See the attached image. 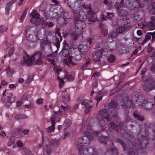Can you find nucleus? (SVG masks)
Wrapping results in <instances>:
<instances>
[{
    "label": "nucleus",
    "mask_w": 155,
    "mask_h": 155,
    "mask_svg": "<svg viewBox=\"0 0 155 155\" xmlns=\"http://www.w3.org/2000/svg\"><path fill=\"white\" fill-rule=\"evenodd\" d=\"M115 59L114 56L112 55H110L107 58V60L109 62H113Z\"/></svg>",
    "instance_id": "31"
},
{
    "label": "nucleus",
    "mask_w": 155,
    "mask_h": 155,
    "mask_svg": "<svg viewBox=\"0 0 155 155\" xmlns=\"http://www.w3.org/2000/svg\"><path fill=\"white\" fill-rule=\"evenodd\" d=\"M148 34H149L152 36V38H155V31L153 33L149 32L148 33Z\"/></svg>",
    "instance_id": "63"
},
{
    "label": "nucleus",
    "mask_w": 155,
    "mask_h": 155,
    "mask_svg": "<svg viewBox=\"0 0 155 155\" xmlns=\"http://www.w3.org/2000/svg\"><path fill=\"white\" fill-rule=\"evenodd\" d=\"M15 143L14 140V139H10V141L8 143V146H11L13 144Z\"/></svg>",
    "instance_id": "41"
},
{
    "label": "nucleus",
    "mask_w": 155,
    "mask_h": 155,
    "mask_svg": "<svg viewBox=\"0 0 155 155\" xmlns=\"http://www.w3.org/2000/svg\"><path fill=\"white\" fill-rule=\"evenodd\" d=\"M0 136L2 138H4L6 136V134L4 132H1Z\"/></svg>",
    "instance_id": "62"
},
{
    "label": "nucleus",
    "mask_w": 155,
    "mask_h": 155,
    "mask_svg": "<svg viewBox=\"0 0 155 155\" xmlns=\"http://www.w3.org/2000/svg\"><path fill=\"white\" fill-rule=\"evenodd\" d=\"M78 50L82 54H85L86 53V46L80 45L78 46Z\"/></svg>",
    "instance_id": "18"
},
{
    "label": "nucleus",
    "mask_w": 155,
    "mask_h": 155,
    "mask_svg": "<svg viewBox=\"0 0 155 155\" xmlns=\"http://www.w3.org/2000/svg\"><path fill=\"white\" fill-rule=\"evenodd\" d=\"M7 102L6 104L7 106L8 107L15 101V97H13V94L11 93H8L7 96Z\"/></svg>",
    "instance_id": "10"
},
{
    "label": "nucleus",
    "mask_w": 155,
    "mask_h": 155,
    "mask_svg": "<svg viewBox=\"0 0 155 155\" xmlns=\"http://www.w3.org/2000/svg\"><path fill=\"white\" fill-rule=\"evenodd\" d=\"M96 100H97V105L99 101L102 100V97L97 96L96 98Z\"/></svg>",
    "instance_id": "56"
},
{
    "label": "nucleus",
    "mask_w": 155,
    "mask_h": 155,
    "mask_svg": "<svg viewBox=\"0 0 155 155\" xmlns=\"http://www.w3.org/2000/svg\"><path fill=\"white\" fill-rule=\"evenodd\" d=\"M117 141H118L122 145L123 147V149L124 150H125V145L124 143L123 142V141L122 140L120 139H118L117 140Z\"/></svg>",
    "instance_id": "43"
},
{
    "label": "nucleus",
    "mask_w": 155,
    "mask_h": 155,
    "mask_svg": "<svg viewBox=\"0 0 155 155\" xmlns=\"http://www.w3.org/2000/svg\"><path fill=\"white\" fill-rule=\"evenodd\" d=\"M54 69L57 72L61 71V68L58 66H55Z\"/></svg>",
    "instance_id": "49"
},
{
    "label": "nucleus",
    "mask_w": 155,
    "mask_h": 155,
    "mask_svg": "<svg viewBox=\"0 0 155 155\" xmlns=\"http://www.w3.org/2000/svg\"><path fill=\"white\" fill-rule=\"evenodd\" d=\"M62 112L61 111H55L54 114L51 117V126L49 127L48 128H45L48 133L53 132L54 129V126L55 123L54 121H59V119L61 118Z\"/></svg>",
    "instance_id": "4"
},
{
    "label": "nucleus",
    "mask_w": 155,
    "mask_h": 155,
    "mask_svg": "<svg viewBox=\"0 0 155 155\" xmlns=\"http://www.w3.org/2000/svg\"><path fill=\"white\" fill-rule=\"evenodd\" d=\"M16 144L18 147H21L23 145V143L20 140H18Z\"/></svg>",
    "instance_id": "40"
},
{
    "label": "nucleus",
    "mask_w": 155,
    "mask_h": 155,
    "mask_svg": "<svg viewBox=\"0 0 155 155\" xmlns=\"http://www.w3.org/2000/svg\"><path fill=\"white\" fill-rule=\"evenodd\" d=\"M117 32L119 33H122L124 31L126 30L125 28L124 27H119L116 30Z\"/></svg>",
    "instance_id": "33"
},
{
    "label": "nucleus",
    "mask_w": 155,
    "mask_h": 155,
    "mask_svg": "<svg viewBox=\"0 0 155 155\" xmlns=\"http://www.w3.org/2000/svg\"><path fill=\"white\" fill-rule=\"evenodd\" d=\"M57 79L59 83V88H60L64 85V81L63 79L59 77H57Z\"/></svg>",
    "instance_id": "29"
},
{
    "label": "nucleus",
    "mask_w": 155,
    "mask_h": 155,
    "mask_svg": "<svg viewBox=\"0 0 155 155\" xmlns=\"http://www.w3.org/2000/svg\"><path fill=\"white\" fill-rule=\"evenodd\" d=\"M151 86V84H144L143 86V87L144 90L146 92H148L150 91L153 89V88H150V86Z\"/></svg>",
    "instance_id": "20"
},
{
    "label": "nucleus",
    "mask_w": 155,
    "mask_h": 155,
    "mask_svg": "<svg viewBox=\"0 0 155 155\" xmlns=\"http://www.w3.org/2000/svg\"><path fill=\"white\" fill-rule=\"evenodd\" d=\"M23 101L21 100L20 101H18L17 103V105L18 107H20L22 104Z\"/></svg>",
    "instance_id": "61"
},
{
    "label": "nucleus",
    "mask_w": 155,
    "mask_h": 155,
    "mask_svg": "<svg viewBox=\"0 0 155 155\" xmlns=\"http://www.w3.org/2000/svg\"><path fill=\"white\" fill-rule=\"evenodd\" d=\"M63 61L65 64L70 67L74 66L75 64L74 63L72 62L71 58L69 56H68L64 58L63 60Z\"/></svg>",
    "instance_id": "13"
},
{
    "label": "nucleus",
    "mask_w": 155,
    "mask_h": 155,
    "mask_svg": "<svg viewBox=\"0 0 155 155\" xmlns=\"http://www.w3.org/2000/svg\"><path fill=\"white\" fill-rule=\"evenodd\" d=\"M15 2V0H12L11 1L8 2L6 5V7L9 8H10L12 5Z\"/></svg>",
    "instance_id": "35"
},
{
    "label": "nucleus",
    "mask_w": 155,
    "mask_h": 155,
    "mask_svg": "<svg viewBox=\"0 0 155 155\" xmlns=\"http://www.w3.org/2000/svg\"><path fill=\"white\" fill-rule=\"evenodd\" d=\"M97 18L95 14H94L91 15V16L89 17L88 18V20L89 21L94 23Z\"/></svg>",
    "instance_id": "26"
},
{
    "label": "nucleus",
    "mask_w": 155,
    "mask_h": 155,
    "mask_svg": "<svg viewBox=\"0 0 155 155\" xmlns=\"http://www.w3.org/2000/svg\"><path fill=\"white\" fill-rule=\"evenodd\" d=\"M70 99L69 96L68 95H66L62 96L61 100L63 102L66 103L68 102Z\"/></svg>",
    "instance_id": "25"
},
{
    "label": "nucleus",
    "mask_w": 155,
    "mask_h": 155,
    "mask_svg": "<svg viewBox=\"0 0 155 155\" xmlns=\"http://www.w3.org/2000/svg\"><path fill=\"white\" fill-rule=\"evenodd\" d=\"M111 150L113 152V153L115 155H117V152L115 148H111Z\"/></svg>",
    "instance_id": "46"
},
{
    "label": "nucleus",
    "mask_w": 155,
    "mask_h": 155,
    "mask_svg": "<svg viewBox=\"0 0 155 155\" xmlns=\"http://www.w3.org/2000/svg\"><path fill=\"white\" fill-rule=\"evenodd\" d=\"M14 49L13 48H12L10 49V51L9 52L8 55L9 56L11 55L13 53V52H14Z\"/></svg>",
    "instance_id": "64"
},
{
    "label": "nucleus",
    "mask_w": 155,
    "mask_h": 155,
    "mask_svg": "<svg viewBox=\"0 0 155 155\" xmlns=\"http://www.w3.org/2000/svg\"><path fill=\"white\" fill-rule=\"evenodd\" d=\"M103 2L104 4L107 5L109 7H110L111 6V3L110 4L107 2V0H103Z\"/></svg>",
    "instance_id": "54"
},
{
    "label": "nucleus",
    "mask_w": 155,
    "mask_h": 155,
    "mask_svg": "<svg viewBox=\"0 0 155 155\" xmlns=\"http://www.w3.org/2000/svg\"><path fill=\"white\" fill-rule=\"evenodd\" d=\"M27 118V116L25 114H18L15 117V119L17 120H20L21 119H25Z\"/></svg>",
    "instance_id": "21"
},
{
    "label": "nucleus",
    "mask_w": 155,
    "mask_h": 155,
    "mask_svg": "<svg viewBox=\"0 0 155 155\" xmlns=\"http://www.w3.org/2000/svg\"><path fill=\"white\" fill-rule=\"evenodd\" d=\"M17 86L16 84H11L9 86V88L10 89L13 88Z\"/></svg>",
    "instance_id": "57"
},
{
    "label": "nucleus",
    "mask_w": 155,
    "mask_h": 155,
    "mask_svg": "<svg viewBox=\"0 0 155 155\" xmlns=\"http://www.w3.org/2000/svg\"><path fill=\"white\" fill-rule=\"evenodd\" d=\"M59 141L58 140H52L51 141H49V143H48L49 146H50L53 145H58L59 144Z\"/></svg>",
    "instance_id": "24"
},
{
    "label": "nucleus",
    "mask_w": 155,
    "mask_h": 155,
    "mask_svg": "<svg viewBox=\"0 0 155 155\" xmlns=\"http://www.w3.org/2000/svg\"><path fill=\"white\" fill-rule=\"evenodd\" d=\"M31 15L32 17L31 19V22L36 26L42 24L46 27H51L54 25L52 22H47L44 20L43 18H40L38 14L35 10H34Z\"/></svg>",
    "instance_id": "1"
},
{
    "label": "nucleus",
    "mask_w": 155,
    "mask_h": 155,
    "mask_svg": "<svg viewBox=\"0 0 155 155\" xmlns=\"http://www.w3.org/2000/svg\"><path fill=\"white\" fill-rule=\"evenodd\" d=\"M48 143H49V140L47 137L43 139L42 146L44 148V151L46 152L48 155H50L51 153V151L49 148L50 146L48 145Z\"/></svg>",
    "instance_id": "8"
},
{
    "label": "nucleus",
    "mask_w": 155,
    "mask_h": 155,
    "mask_svg": "<svg viewBox=\"0 0 155 155\" xmlns=\"http://www.w3.org/2000/svg\"><path fill=\"white\" fill-rule=\"evenodd\" d=\"M36 103L38 104H43V99L41 98L38 99L37 100Z\"/></svg>",
    "instance_id": "42"
},
{
    "label": "nucleus",
    "mask_w": 155,
    "mask_h": 155,
    "mask_svg": "<svg viewBox=\"0 0 155 155\" xmlns=\"http://www.w3.org/2000/svg\"><path fill=\"white\" fill-rule=\"evenodd\" d=\"M101 32L102 34L104 36H105L107 35V31L105 29H103L101 30Z\"/></svg>",
    "instance_id": "45"
},
{
    "label": "nucleus",
    "mask_w": 155,
    "mask_h": 155,
    "mask_svg": "<svg viewBox=\"0 0 155 155\" xmlns=\"http://www.w3.org/2000/svg\"><path fill=\"white\" fill-rule=\"evenodd\" d=\"M6 72V74L8 76L12 75L14 72V70L12 68H11L9 67H8L5 69Z\"/></svg>",
    "instance_id": "16"
},
{
    "label": "nucleus",
    "mask_w": 155,
    "mask_h": 155,
    "mask_svg": "<svg viewBox=\"0 0 155 155\" xmlns=\"http://www.w3.org/2000/svg\"><path fill=\"white\" fill-rule=\"evenodd\" d=\"M97 86V82H95L93 83L92 86V90L93 91L94 89H95L96 88Z\"/></svg>",
    "instance_id": "53"
},
{
    "label": "nucleus",
    "mask_w": 155,
    "mask_h": 155,
    "mask_svg": "<svg viewBox=\"0 0 155 155\" xmlns=\"http://www.w3.org/2000/svg\"><path fill=\"white\" fill-rule=\"evenodd\" d=\"M33 77L32 76H29L25 81V83L29 84L32 81Z\"/></svg>",
    "instance_id": "39"
},
{
    "label": "nucleus",
    "mask_w": 155,
    "mask_h": 155,
    "mask_svg": "<svg viewBox=\"0 0 155 155\" xmlns=\"http://www.w3.org/2000/svg\"><path fill=\"white\" fill-rule=\"evenodd\" d=\"M24 63L28 66H31L34 64L31 56L27 54L24 57Z\"/></svg>",
    "instance_id": "9"
},
{
    "label": "nucleus",
    "mask_w": 155,
    "mask_h": 155,
    "mask_svg": "<svg viewBox=\"0 0 155 155\" xmlns=\"http://www.w3.org/2000/svg\"><path fill=\"white\" fill-rule=\"evenodd\" d=\"M99 131H95L93 132L92 134V136L93 137H96L99 134Z\"/></svg>",
    "instance_id": "55"
},
{
    "label": "nucleus",
    "mask_w": 155,
    "mask_h": 155,
    "mask_svg": "<svg viewBox=\"0 0 155 155\" xmlns=\"http://www.w3.org/2000/svg\"><path fill=\"white\" fill-rule=\"evenodd\" d=\"M110 127L112 129H114L117 127V126L113 122H111L110 125Z\"/></svg>",
    "instance_id": "50"
},
{
    "label": "nucleus",
    "mask_w": 155,
    "mask_h": 155,
    "mask_svg": "<svg viewBox=\"0 0 155 155\" xmlns=\"http://www.w3.org/2000/svg\"><path fill=\"white\" fill-rule=\"evenodd\" d=\"M27 38L29 39V40H30L32 42H35L38 40H39V38L38 36L37 35H35L32 36L31 35L27 34L26 35Z\"/></svg>",
    "instance_id": "14"
},
{
    "label": "nucleus",
    "mask_w": 155,
    "mask_h": 155,
    "mask_svg": "<svg viewBox=\"0 0 155 155\" xmlns=\"http://www.w3.org/2000/svg\"><path fill=\"white\" fill-rule=\"evenodd\" d=\"M106 17L108 19H111L114 17V14L113 13H107Z\"/></svg>",
    "instance_id": "36"
},
{
    "label": "nucleus",
    "mask_w": 155,
    "mask_h": 155,
    "mask_svg": "<svg viewBox=\"0 0 155 155\" xmlns=\"http://www.w3.org/2000/svg\"><path fill=\"white\" fill-rule=\"evenodd\" d=\"M8 28H6L4 26H0V34L2 33L5 31H6Z\"/></svg>",
    "instance_id": "34"
},
{
    "label": "nucleus",
    "mask_w": 155,
    "mask_h": 155,
    "mask_svg": "<svg viewBox=\"0 0 155 155\" xmlns=\"http://www.w3.org/2000/svg\"><path fill=\"white\" fill-rule=\"evenodd\" d=\"M102 55V51H100L94 52L93 54L92 58L95 61H98Z\"/></svg>",
    "instance_id": "11"
},
{
    "label": "nucleus",
    "mask_w": 155,
    "mask_h": 155,
    "mask_svg": "<svg viewBox=\"0 0 155 155\" xmlns=\"http://www.w3.org/2000/svg\"><path fill=\"white\" fill-rule=\"evenodd\" d=\"M61 108L62 110H68L69 109V107L68 106H64L63 105H61Z\"/></svg>",
    "instance_id": "59"
},
{
    "label": "nucleus",
    "mask_w": 155,
    "mask_h": 155,
    "mask_svg": "<svg viewBox=\"0 0 155 155\" xmlns=\"http://www.w3.org/2000/svg\"><path fill=\"white\" fill-rule=\"evenodd\" d=\"M65 77L67 79V80L68 81H72L74 79V78L71 75L69 74L68 73H67L65 75Z\"/></svg>",
    "instance_id": "30"
},
{
    "label": "nucleus",
    "mask_w": 155,
    "mask_h": 155,
    "mask_svg": "<svg viewBox=\"0 0 155 155\" xmlns=\"http://www.w3.org/2000/svg\"><path fill=\"white\" fill-rule=\"evenodd\" d=\"M124 0H121V1L120 2L119 5L118 3H117V2H116L114 5L115 7L116 8L117 10H119L121 6H124Z\"/></svg>",
    "instance_id": "22"
},
{
    "label": "nucleus",
    "mask_w": 155,
    "mask_h": 155,
    "mask_svg": "<svg viewBox=\"0 0 155 155\" xmlns=\"http://www.w3.org/2000/svg\"><path fill=\"white\" fill-rule=\"evenodd\" d=\"M151 39V36L149 35H147L144 41V42H145L147 40H150Z\"/></svg>",
    "instance_id": "52"
},
{
    "label": "nucleus",
    "mask_w": 155,
    "mask_h": 155,
    "mask_svg": "<svg viewBox=\"0 0 155 155\" xmlns=\"http://www.w3.org/2000/svg\"><path fill=\"white\" fill-rule=\"evenodd\" d=\"M28 97V95L26 94H24L22 97L21 100L22 101L23 100H27Z\"/></svg>",
    "instance_id": "44"
},
{
    "label": "nucleus",
    "mask_w": 155,
    "mask_h": 155,
    "mask_svg": "<svg viewBox=\"0 0 155 155\" xmlns=\"http://www.w3.org/2000/svg\"><path fill=\"white\" fill-rule=\"evenodd\" d=\"M117 36V33L115 31H112L108 35V38H110L112 39L113 38H115Z\"/></svg>",
    "instance_id": "28"
},
{
    "label": "nucleus",
    "mask_w": 155,
    "mask_h": 155,
    "mask_svg": "<svg viewBox=\"0 0 155 155\" xmlns=\"http://www.w3.org/2000/svg\"><path fill=\"white\" fill-rule=\"evenodd\" d=\"M89 59H88L87 60V62L86 63L84 64L82 66V68H84L88 66V65L89 64Z\"/></svg>",
    "instance_id": "48"
},
{
    "label": "nucleus",
    "mask_w": 155,
    "mask_h": 155,
    "mask_svg": "<svg viewBox=\"0 0 155 155\" xmlns=\"http://www.w3.org/2000/svg\"><path fill=\"white\" fill-rule=\"evenodd\" d=\"M98 139L100 142L105 143L107 140V138L106 136H101L98 137Z\"/></svg>",
    "instance_id": "23"
},
{
    "label": "nucleus",
    "mask_w": 155,
    "mask_h": 155,
    "mask_svg": "<svg viewBox=\"0 0 155 155\" xmlns=\"http://www.w3.org/2000/svg\"><path fill=\"white\" fill-rule=\"evenodd\" d=\"M148 1H139L137 0H125V4L126 6L130 10H134L138 7H143Z\"/></svg>",
    "instance_id": "3"
},
{
    "label": "nucleus",
    "mask_w": 155,
    "mask_h": 155,
    "mask_svg": "<svg viewBox=\"0 0 155 155\" xmlns=\"http://www.w3.org/2000/svg\"><path fill=\"white\" fill-rule=\"evenodd\" d=\"M117 12L118 14L120 16H126L128 14V12L126 10H117Z\"/></svg>",
    "instance_id": "17"
},
{
    "label": "nucleus",
    "mask_w": 155,
    "mask_h": 155,
    "mask_svg": "<svg viewBox=\"0 0 155 155\" xmlns=\"http://www.w3.org/2000/svg\"><path fill=\"white\" fill-rule=\"evenodd\" d=\"M27 11L25 10L24 12H23V14L21 15V21L22 22H23V21L24 20V19L25 18L26 16V15L27 14Z\"/></svg>",
    "instance_id": "37"
},
{
    "label": "nucleus",
    "mask_w": 155,
    "mask_h": 155,
    "mask_svg": "<svg viewBox=\"0 0 155 155\" xmlns=\"http://www.w3.org/2000/svg\"><path fill=\"white\" fill-rule=\"evenodd\" d=\"M48 62H50L51 64L54 65L55 64V61L54 60L51 59H48Z\"/></svg>",
    "instance_id": "58"
},
{
    "label": "nucleus",
    "mask_w": 155,
    "mask_h": 155,
    "mask_svg": "<svg viewBox=\"0 0 155 155\" xmlns=\"http://www.w3.org/2000/svg\"><path fill=\"white\" fill-rule=\"evenodd\" d=\"M151 22L152 24L151 26L152 27H153L154 25H155V17H151Z\"/></svg>",
    "instance_id": "47"
},
{
    "label": "nucleus",
    "mask_w": 155,
    "mask_h": 155,
    "mask_svg": "<svg viewBox=\"0 0 155 155\" xmlns=\"http://www.w3.org/2000/svg\"><path fill=\"white\" fill-rule=\"evenodd\" d=\"M133 115L138 120L142 121L144 120V118L143 117L140 116L138 114L135 112L134 113Z\"/></svg>",
    "instance_id": "27"
},
{
    "label": "nucleus",
    "mask_w": 155,
    "mask_h": 155,
    "mask_svg": "<svg viewBox=\"0 0 155 155\" xmlns=\"http://www.w3.org/2000/svg\"><path fill=\"white\" fill-rule=\"evenodd\" d=\"M71 124V122L70 120L66 119L65 120L64 124V126L65 127L64 130H66L67 128L70 126Z\"/></svg>",
    "instance_id": "19"
},
{
    "label": "nucleus",
    "mask_w": 155,
    "mask_h": 155,
    "mask_svg": "<svg viewBox=\"0 0 155 155\" xmlns=\"http://www.w3.org/2000/svg\"><path fill=\"white\" fill-rule=\"evenodd\" d=\"M51 42L48 40H44L41 42V48L42 50H45L46 52H51Z\"/></svg>",
    "instance_id": "7"
},
{
    "label": "nucleus",
    "mask_w": 155,
    "mask_h": 155,
    "mask_svg": "<svg viewBox=\"0 0 155 155\" xmlns=\"http://www.w3.org/2000/svg\"><path fill=\"white\" fill-rule=\"evenodd\" d=\"M31 57L34 64H39L42 63V53L41 51L35 52Z\"/></svg>",
    "instance_id": "6"
},
{
    "label": "nucleus",
    "mask_w": 155,
    "mask_h": 155,
    "mask_svg": "<svg viewBox=\"0 0 155 155\" xmlns=\"http://www.w3.org/2000/svg\"><path fill=\"white\" fill-rule=\"evenodd\" d=\"M62 54H63V55L65 57H67L68 56H69L68 55L69 54V52L66 49H63L62 50Z\"/></svg>",
    "instance_id": "32"
},
{
    "label": "nucleus",
    "mask_w": 155,
    "mask_h": 155,
    "mask_svg": "<svg viewBox=\"0 0 155 155\" xmlns=\"http://www.w3.org/2000/svg\"><path fill=\"white\" fill-rule=\"evenodd\" d=\"M103 117L107 120H110V118L108 116L107 110L105 109L100 110L99 111V113L97 116V118L99 120L100 124H102L101 125V127H103L104 124V120Z\"/></svg>",
    "instance_id": "5"
},
{
    "label": "nucleus",
    "mask_w": 155,
    "mask_h": 155,
    "mask_svg": "<svg viewBox=\"0 0 155 155\" xmlns=\"http://www.w3.org/2000/svg\"><path fill=\"white\" fill-rule=\"evenodd\" d=\"M58 23L61 26H63L67 23V21L65 18L63 17H60L57 19Z\"/></svg>",
    "instance_id": "15"
},
{
    "label": "nucleus",
    "mask_w": 155,
    "mask_h": 155,
    "mask_svg": "<svg viewBox=\"0 0 155 155\" xmlns=\"http://www.w3.org/2000/svg\"><path fill=\"white\" fill-rule=\"evenodd\" d=\"M146 70H147V69L146 68H143V69L142 71H141V73H140L141 75H142L143 74L145 73L146 72Z\"/></svg>",
    "instance_id": "60"
},
{
    "label": "nucleus",
    "mask_w": 155,
    "mask_h": 155,
    "mask_svg": "<svg viewBox=\"0 0 155 155\" xmlns=\"http://www.w3.org/2000/svg\"><path fill=\"white\" fill-rule=\"evenodd\" d=\"M29 132V130L28 129H25L22 131V133L25 135H28Z\"/></svg>",
    "instance_id": "51"
},
{
    "label": "nucleus",
    "mask_w": 155,
    "mask_h": 155,
    "mask_svg": "<svg viewBox=\"0 0 155 155\" xmlns=\"http://www.w3.org/2000/svg\"><path fill=\"white\" fill-rule=\"evenodd\" d=\"M84 129H86L87 130V131L84 132V134L87 137L79 138L76 144L77 147L79 149L82 147L88 145L89 143L88 137H89L90 135L88 131L91 130V127L90 126H87L86 127H84V124L83 123L82 125V129L83 130Z\"/></svg>",
    "instance_id": "2"
},
{
    "label": "nucleus",
    "mask_w": 155,
    "mask_h": 155,
    "mask_svg": "<svg viewBox=\"0 0 155 155\" xmlns=\"http://www.w3.org/2000/svg\"><path fill=\"white\" fill-rule=\"evenodd\" d=\"M71 36L74 40L77 39L78 37V35L75 32H73L71 34Z\"/></svg>",
    "instance_id": "38"
},
{
    "label": "nucleus",
    "mask_w": 155,
    "mask_h": 155,
    "mask_svg": "<svg viewBox=\"0 0 155 155\" xmlns=\"http://www.w3.org/2000/svg\"><path fill=\"white\" fill-rule=\"evenodd\" d=\"M82 105H84L86 107L85 113L86 114H87L91 110L92 107V106H89L87 103V100L86 99L83 100L81 102Z\"/></svg>",
    "instance_id": "12"
}]
</instances>
